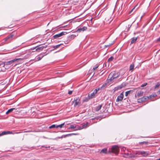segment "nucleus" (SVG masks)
Returning a JSON list of instances; mask_svg holds the SVG:
<instances>
[{"label": "nucleus", "instance_id": "nucleus-1", "mask_svg": "<svg viewBox=\"0 0 160 160\" xmlns=\"http://www.w3.org/2000/svg\"><path fill=\"white\" fill-rule=\"evenodd\" d=\"M89 124L88 123H82L80 126L76 125H75V130H81L83 128H86L88 126Z\"/></svg>", "mask_w": 160, "mask_h": 160}, {"label": "nucleus", "instance_id": "nucleus-2", "mask_svg": "<svg viewBox=\"0 0 160 160\" xmlns=\"http://www.w3.org/2000/svg\"><path fill=\"white\" fill-rule=\"evenodd\" d=\"M118 76L119 75L118 74L116 73L114 71L112 72L109 74L108 79L111 81L114 79L117 78Z\"/></svg>", "mask_w": 160, "mask_h": 160}, {"label": "nucleus", "instance_id": "nucleus-3", "mask_svg": "<svg viewBox=\"0 0 160 160\" xmlns=\"http://www.w3.org/2000/svg\"><path fill=\"white\" fill-rule=\"evenodd\" d=\"M119 151V147L118 146H113L111 148V152L117 154Z\"/></svg>", "mask_w": 160, "mask_h": 160}, {"label": "nucleus", "instance_id": "nucleus-4", "mask_svg": "<svg viewBox=\"0 0 160 160\" xmlns=\"http://www.w3.org/2000/svg\"><path fill=\"white\" fill-rule=\"evenodd\" d=\"M75 102L74 106L76 107L78 105H79L80 104V99L78 97H76L74 98V101H73V102Z\"/></svg>", "mask_w": 160, "mask_h": 160}, {"label": "nucleus", "instance_id": "nucleus-5", "mask_svg": "<svg viewBox=\"0 0 160 160\" xmlns=\"http://www.w3.org/2000/svg\"><path fill=\"white\" fill-rule=\"evenodd\" d=\"M48 54V53H46V52L43 54H41L40 55L37 56L35 58V60L36 61H38L40 60L44 56Z\"/></svg>", "mask_w": 160, "mask_h": 160}, {"label": "nucleus", "instance_id": "nucleus-6", "mask_svg": "<svg viewBox=\"0 0 160 160\" xmlns=\"http://www.w3.org/2000/svg\"><path fill=\"white\" fill-rule=\"evenodd\" d=\"M139 153L140 155L143 157H146L149 155V152L145 151H139Z\"/></svg>", "mask_w": 160, "mask_h": 160}, {"label": "nucleus", "instance_id": "nucleus-7", "mask_svg": "<svg viewBox=\"0 0 160 160\" xmlns=\"http://www.w3.org/2000/svg\"><path fill=\"white\" fill-rule=\"evenodd\" d=\"M22 58H15L11 60L8 61L7 62V64L8 65H11L14 62L19 60H22Z\"/></svg>", "mask_w": 160, "mask_h": 160}, {"label": "nucleus", "instance_id": "nucleus-8", "mask_svg": "<svg viewBox=\"0 0 160 160\" xmlns=\"http://www.w3.org/2000/svg\"><path fill=\"white\" fill-rule=\"evenodd\" d=\"M96 91L94 90L92 93L88 94V99H91L95 97L96 94L97 93Z\"/></svg>", "mask_w": 160, "mask_h": 160}, {"label": "nucleus", "instance_id": "nucleus-9", "mask_svg": "<svg viewBox=\"0 0 160 160\" xmlns=\"http://www.w3.org/2000/svg\"><path fill=\"white\" fill-rule=\"evenodd\" d=\"M123 92H122L119 96H118L117 98L116 99V102H119L122 101L123 98Z\"/></svg>", "mask_w": 160, "mask_h": 160}, {"label": "nucleus", "instance_id": "nucleus-10", "mask_svg": "<svg viewBox=\"0 0 160 160\" xmlns=\"http://www.w3.org/2000/svg\"><path fill=\"white\" fill-rule=\"evenodd\" d=\"M65 32H62L59 33H58L54 35L53 36V38L54 39H57L65 35Z\"/></svg>", "mask_w": 160, "mask_h": 160}, {"label": "nucleus", "instance_id": "nucleus-11", "mask_svg": "<svg viewBox=\"0 0 160 160\" xmlns=\"http://www.w3.org/2000/svg\"><path fill=\"white\" fill-rule=\"evenodd\" d=\"M149 98V97L148 96H144L138 99V102L139 103H141L144 102L146 100Z\"/></svg>", "mask_w": 160, "mask_h": 160}, {"label": "nucleus", "instance_id": "nucleus-12", "mask_svg": "<svg viewBox=\"0 0 160 160\" xmlns=\"http://www.w3.org/2000/svg\"><path fill=\"white\" fill-rule=\"evenodd\" d=\"M99 153L101 154H107L108 153V151L107 150V148H104V149H102L99 152Z\"/></svg>", "mask_w": 160, "mask_h": 160}, {"label": "nucleus", "instance_id": "nucleus-13", "mask_svg": "<svg viewBox=\"0 0 160 160\" xmlns=\"http://www.w3.org/2000/svg\"><path fill=\"white\" fill-rule=\"evenodd\" d=\"M87 28L86 27H83L82 28H78V30L77 31V32H83L84 31H85L87 30Z\"/></svg>", "mask_w": 160, "mask_h": 160}, {"label": "nucleus", "instance_id": "nucleus-14", "mask_svg": "<svg viewBox=\"0 0 160 160\" xmlns=\"http://www.w3.org/2000/svg\"><path fill=\"white\" fill-rule=\"evenodd\" d=\"M134 65L133 63H132L130 65L129 67V71L132 72L133 71Z\"/></svg>", "mask_w": 160, "mask_h": 160}, {"label": "nucleus", "instance_id": "nucleus-15", "mask_svg": "<svg viewBox=\"0 0 160 160\" xmlns=\"http://www.w3.org/2000/svg\"><path fill=\"white\" fill-rule=\"evenodd\" d=\"M14 36V35L13 34H11L10 35L8 36L7 37L4 39V41H7L8 40L12 38V37H13Z\"/></svg>", "mask_w": 160, "mask_h": 160}, {"label": "nucleus", "instance_id": "nucleus-16", "mask_svg": "<svg viewBox=\"0 0 160 160\" xmlns=\"http://www.w3.org/2000/svg\"><path fill=\"white\" fill-rule=\"evenodd\" d=\"M143 92L140 91L139 92H138L137 93V96L138 98L141 97L143 96Z\"/></svg>", "mask_w": 160, "mask_h": 160}, {"label": "nucleus", "instance_id": "nucleus-17", "mask_svg": "<svg viewBox=\"0 0 160 160\" xmlns=\"http://www.w3.org/2000/svg\"><path fill=\"white\" fill-rule=\"evenodd\" d=\"M137 39V38L134 37V38H132L131 39V43L133 44V43H135L136 42Z\"/></svg>", "mask_w": 160, "mask_h": 160}, {"label": "nucleus", "instance_id": "nucleus-18", "mask_svg": "<svg viewBox=\"0 0 160 160\" xmlns=\"http://www.w3.org/2000/svg\"><path fill=\"white\" fill-rule=\"evenodd\" d=\"M102 107V104L96 106V111H99L101 109Z\"/></svg>", "mask_w": 160, "mask_h": 160}, {"label": "nucleus", "instance_id": "nucleus-19", "mask_svg": "<svg viewBox=\"0 0 160 160\" xmlns=\"http://www.w3.org/2000/svg\"><path fill=\"white\" fill-rule=\"evenodd\" d=\"M9 132V131H4L2 132L1 134H0V136H2L4 135L8 134V133Z\"/></svg>", "mask_w": 160, "mask_h": 160}, {"label": "nucleus", "instance_id": "nucleus-20", "mask_svg": "<svg viewBox=\"0 0 160 160\" xmlns=\"http://www.w3.org/2000/svg\"><path fill=\"white\" fill-rule=\"evenodd\" d=\"M121 87H120V85H119L116 87H115L114 88V91H117L118 90H119L121 89Z\"/></svg>", "mask_w": 160, "mask_h": 160}, {"label": "nucleus", "instance_id": "nucleus-21", "mask_svg": "<svg viewBox=\"0 0 160 160\" xmlns=\"http://www.w3.org/2000/svg\"><path fill=\"white\" fill-rule=\"evenodd\" d=\"M64 124H65V122H64L61 124L57 125L56 126V128H62L63 127V126L64 125Z\"/></svg>", "mask_w": 160, "mask_h": 160}, {"label": "nucleus", "instance_id": "nucleus-22", "mask_svg": "<svg viewBox=\"0 0 160 160\" xmlns=\"http://www.w3.org/2000/svg\"><path fill=\"white\" fill-rule=\"evenodd\" d=\"M15 109V108H12L10 109H9L8 110V111L6 112V114H8L10 112H12L13 110Z\"/></svg>", "mask_w": 160, "mask_h": 160}, {"label": "nucleus", "instance_id": "nucleus-23", "mask_svg": "<svg viewBox=\"0 0 160 160\" xmlns=\"http://www.w3.org/2000/svg\"><path fill=\"white\" fill-rule=\"evenodd\" d=\"M126 83L125 82H123L122 83V84H121L120 85L121 87V88L122 89V88L125 87L126 86Z\"/></svg>", "mask_w": 160, "mask_h": 160}, {"label": "nucleus", "instance_id": "nucleus-24", "mask_svg": "<svg viewBox=\"0 0 160 160\" xmlns=\"http://www.w3.org/2000/svg\"><path fill=\"white\" fill-rule=\"evenodd\" d=\"M148 143V141H143L139 142V144L141 145L143 144H147Z\"/></svg>", "mask_w": 160, "mask_h": 160}, {"label": "nucleus", "instance_id": "nucleus-25", "mask_svg": "<svg viewBox=\"0 0 160 160\" xmlns=\"http://www.w3.org/2000/svg\"><path fill=\"white\" fill-rule=\"evenodd\" d=\"M75 125H72L68 128V129H75Z\"/></svg>", "mask_w": 160, "mask_h": 160}, {"label": "nucleus", "instance_id": "nucleus-26", "mask_svg": "<svg viewBox=\"0 0 160 160\" xmlns=\"http://www.w3.org/2000/svg\"><path fill=\"white\" fill-rule=\"evenodd\" d=\"M139 7V5L138 6V4L137 5H136L131 10V11H130V13H131L132 12H133V10L135 9V8L136 7L137 8H138Z\"/></svg>", "mask_w": 160, "mask_h": 160}, {"label": "nucleus", "instance_id": "nucleus-27", "mask_svg": "<svg viewBox=\"0 0 160 160\" xmlns=\"http://www.w3.org/2000/svg\"><path fill=\"white\" fill-rule=\"evenodd\" d=\"M107 85V84L106 83H105L103 84L102 86L100 87V88L103 89L104 88L106 87V86Z\"/></svg>", "mask_w": 160, "mask_h": 160}, {"label": "nucleus", "instance_id": "nucleus-28", "mask_svg": "<svg viewBox=\"0 0 160 160\" xmlns=\"http://www.w3.org/2000/svg\"><path fill=\"white\" fill-rule=\"evenodd\" d=\"M57 125L55 124H53L49 127V128H56Z\"/></svg>", "mask_w": 160, "mask_h": 160}, {"label": "nucleus", "instance_id": "nucleus-29", "mask_svg": "<svg viewBox=\"0 0 160 160\" xmlns=\"http://www.w3.org/2000/svg\"><path fill=\"white\" fill-rule=\"evenodd\" d=\"M131 92V90L127 91L125 92V95L126 96H127Z\"/></svg>", "mask_w": 160, "mask_h": 160}, {"label": "nucleus", "instance_id": "nucleus-30", "mask_svg": "<svg viewBox=\"0 0 160 160\" xmlns=\"http://www.w3.org/2000/svg\"><path fill=\"white\" fill-rule=\"evenodd\" d=\"M61 45H62L61 44H59V45H58L56 46H53V47L54 48L56 49L58 47H59L61 46Z\"/></svg>", "mask_w": 160, "mask_h": 160}, {"label": "nucleus", "instance_id": "nucleus-31", "mask_svg": "<svg viewBox=\"0 0 160 160\" xmlns=\"http://www.w3.org/2000/svg\"><path fill=\"white\" fill-rule=\"evenodd\" d=\"M68 135L67 134H66V135H62L61 137H58V138H65L67 137H68Z\"/></svg>", "mask_w": 160, "mask_h": 160}, {"label": "nucleus", "instance_id": "nucleus-32", "mask_svg": "<svg viewBox=\"0 0 160 160\" xmlns=\"http://www.w3.org/2000/svg\"><path fill=\"white\" fill-rule=\"evenodd\" d=\"M120 148L122 151H124L126 150V148L124 147H121Z\"/></svg>", "mask_w": 160, "mask_h": 160}, {"label": "nucleus", "instance_id": "nucleus-33", "mask_svg": "<svg viewBox=\"0 0 160 160\" xmlns=\"http://www.w3.org/2000/svg\"><path fill=\"white\" fill-rule=\"evenodd\" d=\"M114 58L113 57H110V58H109L108 60V62H110V61H112L113 59Z\"/></svg>", "mask_w": 160, "mask_h": 160}, {"label": "nucleus", "instance_id": "nucleus-34", "mask_svg": "<svg viewBox=\"0 0 160 160\" xmlns=\"http://www.w3.org/2000/svg\"><path fill=\"white\" fill-rule=\"evenodd\" d=\"M99 66V65L98 64H96L95 66L93 68V69L94 70H96L97 68H98Z\"/></svg>", "mask_w": 160, "mask_h": 160}, {"label": "nucleus", "instance_id": "nucleus-35", "mask_svg": "<svg viewBox=\"0 0 160 160\" xmlns=\"http://www.w3.org/2000/svg\"><path fill=\"white\" fill-rule=\"evenodd\" d=\"M156 96V94H152L149 96L148 97H149V98H150L152 97H155Z\"/></svg>", "mask_w": 160, "mask_h": 160}, {"label": "nucleus", "instance_id": "nucleus-36", "mask_svg": "<svg viewBox=\"0 0 160 160\" xmlns=\"http://www.w3.org/2000/svg\"><path fill=\"white\" fill-rule=\"evenodd\" d=\"M43 49V46H42V47H41L39 48H37V49H36V50H42V49Z\"/></svg>", "mask_w": 160, "mask_h": 160}, {"label": "nucleus", "instance_id": "nucleus-37", "mask_svg": "<svg viewBox=\"0 0 160 160\" xmlns=\"http://www.w3.org/2000/svg\"><path fill=\"white\" fill-rule=\"evenodd\" d=\"M102 89L100 88V87H99L98 88H96L94 90L96 91V92H97L99 91V90Z\"/></svg>", "mask_w": 160, "mask_h": 160}, {"label": "nucleus", "instance_id": "nucleus-38", "mask_svg": "<svg viewBox=\"0 0 160 160\" xmlns=\"http://www.w3.org/2000/svg\"><path fill=\"white\" fill-rule=\"evenodd\" d=\"M76 37V36L74 35H72L70 36V38L72 39H74Z\"/></svg>", "mask_w": 160, "mask_h": 160}, {"label": "nucleus", "instance_id": "nucleus-39", "mask_svg": "<svg viewBox=\"0 0 160 160\" xmlns=\"http://www.w3.org/2000/svg\"><path fill=\"white\" fill-rule=\"evenodd\" d=\"M147 84V82H145V83H144L143 84H142L141 85V87H145V86H146Z\"/></svg>", "mask_w": 160, "mask_h": 160}, {"label": "nucleus", "instance_id": "nucleus-40", "mask_svg": "<svg viewBox=\"0 0 160 160\" xmlns=\"http://www.w3.org/2000/svg\"><path fill=\"white\" fill-rule=\"evenodd\" d=\"M72 93V91H69L68 92V94H71Z\"/></svg>", "mask_w": 160, "mask_h": 160}, {"label": "nucleus", "instance_id": "nucleus-41", "mask_svg": "<svg viewBox=\"0 0 160 160\" xmlns=\"http://www.w3.org/2000/svg\"><path fill=\"white\" fill-rule=\"evenodd\" d=\"M72 135H79L78 133H72Z\"/></svg>", "mask_w": 160, "mask_h": 160}, {"label": "nucleus", "instance_id": "nucleus-42", "mask_svg": "<svg viewBox=\"0 0 160 160\" xmlns=\"http://www.w3.org/2000/svg\"><path fill=\"white\" fill-rule=\"evenodd\" d=\"M67 135H68L67 136L68 137L71 136H72V133L67 134Z\"/></svg>", "mask_w": 160, "mask_h": 160}, {"label": "nucleus", "instance_id": "nucleus-43", "mask_svg": "<svg viewBox=\"0 0 160 160\" xmlns=\"http://www.w3.org/2000/svg\"><path fill=\"white\" fill-rule=\"evenodd\" d=\"M125 156H124L125 157H128L129 155V154L128 153V154H126L125 153Z\"/></svg>", "mask_w": 160, "mask_h": 160}, {"label": "nucleus", "instance_id": "nucleus-44", "mask_svg": "<svg viewBox=\"0 0 160 160\" xmlns=\"http://www.w3.org/2000/svg\"><path fill=\"white\" fill-rule=\"evenodd\" d=\"M159 86V84H157L156 85L155 88H156L157 87H158Z\"/></svg>", "mask_w": 160, "mask_h": 160}, {"label": "nucleus", "instance_id": "nucleus-45", "mask_svg": "<svg viewBox=\"0 0 160 160\" xmlns=\"http://www.w3.org/2000/svg\"><path fill=\"white\" fill-rule=\"evenodd\" d=\"M157 42H160V37L157 39Z\"/></svg>", "mask_w": 160, "mask_h": 160}, {"label": "nucleus", "instance_id": "nucleus-46", "mask_svg": "<svg viewBox=\"0 0 160 160\" xmlns=\"http://www.w3.org/2000/svg\"><path fill=\"white\" fill-rule=\"evenodd\" d=\"M31 132V131H29V130H28V131H25L24 132Z\"/></svg>", "mask_w": 160, "mask_h": 160}, {"label": "nucleus", "instance_id": "nucleus-47", "mask_svg": "<svg viewBox=\"0 0 160 160\" xmlns=\"http://www.w3.org/2000/svg\"><path fill=\"white\" fill-rule=\"evenodd\" d=\"M9 133H8V134H12V132H10V131H9Z\"/></svg>", "mask_w": 160, "mask_h": 160}, {"label": "nucleus", "instance_id": "nucleus-48", "mask_svg": "<svg viewBox=\"0 0 160 160\" xmlns=\"http://www.w3.org/2000/svg\"><path fill=\"white\" fill-rule=\"evenodd\" d=\"M21 132H16L15 133V134H18V133H20Z\"/></svg>", "mask_w": 160, "mask_h": 160}, {"label": "nucleus", "instance_id": "nucleus-49", "mask_svg": "<svg viewBox=\"0 0 160 160\" xmlns=\"http://www.w3.org/2000/svg\"><path fill=\"white\" fill-rule=\"evenodd\" d=\"M110 45H106V46H105V47L107 48V47H108Z\"/></svg>", "mask_w": 160, "mask_h": 160}, {"label": "nucleus", "instance_id": "nucleus-50", "mask_svg": "<svg viewBox=\"0 0 160 160\" xmlns=\"http://www.w3.org/2000/svg\"><path fill=\"white\" fill-rule=\"evenodd\" d=\"M42 147H44V148H47V147H45L44 146H42Z\"/></svg>", "mask_w": 160, "mask_h": 160}, {"label": "nucleus", "instance_id": "nucleus-51", "mask_svg": "<svg viewBox=\"0 0 160 160\" xmlns=\"http://www.w3.org/2000/svg\"><path fill=\"white\" fill-rule=\"evenodd\" d=\"M156 160H160V158H159V159H156Z\"/></svg>", "mask_w": 160, "mask_h": 160}]
</instances>
